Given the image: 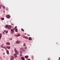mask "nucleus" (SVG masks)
Returning a JSON list of instances; mask_svg holds the SVG:
<instances>
[{"label":"nucleus","instance_id":"nucleus-1","mask_svg":"<svg viewBox=\"0 0 60 60\" xmlns=\"http://www.w3.org/2000/svg\"><path fill=\"white\" fill-rule=\"evenodd\" d=\"M14 50L15 52V54H17V55L18 54L19 52V51H18L17 50V49L16 48Z\"/></svg>","mask_w":60,"mask_h":60},{"label":"nucleus","instance_id":"nucleus-2","mask_svg":"<svg viewBox=\"0 0 60 60\" xmlns=\"http://www.w3.org/2000/svg\"><path fill=\"white\" fill-rule=\"evenodd\" d=\"M6 17L8 19H10L11 18V16L9 15H7Z\"/></svg>","mask_w":60,"mask_h":60},{"label":"nucleus","instance_id":"nucleus-3","mask_svg":"<svg viewBox=\"0 0 60 60\" xmlns=\"http://www.w3.org/2000/svg\"><path fill=\"white\" fill-rule=\"evenodd\" d=\"M14 56L15 57V58L17 57V55L16 53H14Z\"/></svg>","mask_w":60,"mask_h":60},{"label":"nucleus","instance_id":"nucleus-4","mask_svg":"<svg viewBox=\"0 0 60 60\" xmlns=\"http://www.w3.org/2000/svg\"><path fill=\"white\" fill-rule=\"evenodd\" d=\"M20 51H24V48H22L20 49Z\"/></svg>","mask_w":60,"mask_h":60},{"label":"nucleus","instance_id":"nucleus-5","mask_svg":"<svg viewBox=\"0 0 60 60\" xmlns=\"http://www.w3.org/2000/svg\"><path fill=\"white\" fill-rule=\"evenodd\" d=\"M11 33H12V34H13V33H14V30H13V29H12L11 30Z\"/></svg>","mask_w":60,"mask_h":60},{"label":"nucleus","instance_id":"nucleus-6","mask_svg":"<svg viewBox=\"0 0 60 60\" xmlns=\"http://www.w3.org/2000/svg\"><path fill=\"white\" fill-rule=\"evenodd\" d=\"M8 29H11V26H9L8 27Z\"/></svg>","mask_w":60,"mask_h":60},{"label":"nucleus","instance_id":"nucleus-7","mask_svg":"<svg viewBox=\"0 0 60 60\" xmlns=\"http://www.w3.org/2000/svg\"><path fill=\"white\" fill-rule=\"evenodd\" d=\"M16 43H17V44H19V43H20V42H19V41H16Z\"/></svg>","mask_w":60,"mask_h":60},{"label":"nucleus","instance_id":"nucleus-8","mask_svg":"<svg viewBox=\"0 0 60 60\" xmlns=\"http://www.w3.org/2000/svg\"><path fill=\"white\" fill-rule=\"evenodd\" d=\"M24 57L25 58H28V56H24Z\"/></svg>","mask_w":60,"mask_h":60},{"label":"nucleus","instance_id":"nucleus-9","mask_svg":"<svg viewBox=\"0 0 60 60\" xmlns=\"http://www.w3.org/2000/svg\"><path fill=\"white\" fill-rule=\"evenodd\" d=\"M29 40H32V38L30 37L29 38Z\"/></svg>","mask_w":60,"mask_h":60},{"label":"nucleus","instance_id":"nucleus-10","mask_svg":"<svg viewBox=\"0 0 60 60\" xmlns=\"http://www.w3.org/2000/svg\"><path fill=\"white\" fill-rule=\"evenodd\" d=\"M6 44H7V45H10V43L7 42L6 43Z\"/></svg>","mask_w":60,"mask_h":60},{"label":"nucleus","instance_id":"nucleus-11","mask_svg":"<svg viewBox=\"0 0 60 60\" xmlns=\"http://www.w3.org/2000/svg\"><path fill=\"white\" fill-rule=\"evenodd\" d=\"M2 34H0V39H1V38H2Z\"/></svg>","mask_w":60,"mask_h":60},{"label":"nucleus","instance_id":"nucleus-12","mask_svg":"<svg viewBox=\"0 0 60 60\" xmlns=\"http://www.w3.org/2000/svg\"><path fill=\"white\" fill-rule=\"evenodd\" d=\"M4 32H5L6 34H7V33H8V31L7 30V31L5 30L4 31Z\"/></svg>","mask_w":60,"mask_h":60},{"label":"nucleus","instance_id":"nucleus-13","mask_svg":"<svg viewBox=\"0 0 60 60\" xmlns=\"http://www.w3.org/2000/svg\"><path fill=\"white\" fill-rule=\"evenodd\" d=\"M7 48L8 49H10L11 48V47L9 46H7Z\"/></svg>","mask_w":60,"mask_h":60},{"label":"nucleus","instance_id":"nucleus-14","mask_svg":"<svg viewBox=\"0 0 60 60\" xmlns=\"http://www.w3.org/2000/svg\"><path fill=\"white\" fill-rule=\"evenodd\" d=\"M7 53L8 54H9V51H8V50H7L6 51Z\"/></svg>","mask_w":60,"mask_h":60},{"label":"nucleus","instance_id":"nucleus-15","mask_svg":"<svg viewBox=\"0 0 60 60\" xmlns=\"http://www.w3.org/2000/svg\"><path fill=\"white\" fill-rule=\"evenodd\" d=\"M22 59V60H25V59L24 58V57H21Z\"/></svg>","mask_w":60,"mask_h":60},{"label":"nucleus","instance_id":"nucleus-16","mask_svg":"<svg viewBox=\"0 0 60 60\" xmlns=\"http://www.w3.org/2000/svg\"><path fill=\"white\" fill-rule=\"evenodd\" d=\"M3 48L4 49V48L5 50H7V48H6V47L4 46Z\"/></svg>","mask_w":60,"mask_h":60},{"label":"nucleus","instance_id":"nucleus-17","mask_svg":"<svg viewBox=\"0 0 60 60\" xmlns=\"http://www.w3.org/2000/svg\"><path fill=\"white\" fill-rule=\"evenodd\" d=\"M1 20H4V18H1Z\"/></svg>","mask_w":60,"mask_h":60},{"label":"nucleus","instance_id":"nucleus-18","mask_svg":"<svg viewBox=\"0 0 60 60\" xmlns=\"http://www.w3.org/2000/svg\"><path fill=\"white\" fill-rule=\"evenodd\" d=\"M8 26H8V25H7L5 26V27L6 28H8Z\"/></svg>","mask_w":60,"mask_h":60},{"label":"nucleus","instance_id":"nucleus-19","mask_svg":"<svg viewBox=\"0 0 60 60\" xmlns=\"http://www.w3.org/2000/svg\"><path fill=\"white\" fill-rule=\"evenodd\" d=\"M1 48H3V49H4V47L3 46V45H2L1 46Z\"/></svg>","mask_w":60,"mask_h":60},{"label":"nucleus","instance_id":"nucleus-20","mask_svg":"<svg viewBox=\"0 0 60 60\" xmlns=\"http://www.w3.org/2000/svg\"><path fill=\"white\" fill-rule=\"evenodd\" d=\"M15 31L16 32H17V33L18 32V29H16L15 30Z\"/></svg>","mask_w":60,"mask_h":60},{"label":"nucleus","instance_id":"nucleus-21","mask_svg":"<svg viewBox=\"0 0 60 60\" xmlns=\"http://www.w3.org/2000/svg\"><path fill=\"white\" fill-rule=\"evenodd\" d=\"M20 36V35L18 34L17 35V37H18V36Z\"/></svg>","mask_w":60,"mask_h":60},{"label":"nucleus","instance_id":"nucleus-22","mask_svg":"<svg viewBox=\"0 0 60 60\" xmlns=\"http://www.w3.org/2000/svg\"><path fill=\"white\" fill-rule=\"evenodd\" d=\"M6 10L7 11L9 10V9L8 8H6Z\"/></svg>","mask_w":60,"mask_h":60},{"label":"nucleus","instance_id":"nucleus-23","mask_svg":"<svg viewBox=\"0 0 60 60\" xmlns=\"http://www.w3.org/2000/svg\"><path fill=\"white\" fill-rule=\"evenodd\" d=\"M26 43H24L23 44V46H26Z\"/></svg>","mask_w":60,"mask_h":60},{"label":"nucleus","instance_id":"nucleus-24","mask_svg":"<svg viewBox=\"0 0 60 60\" xmlns=\"http://www.w3.org/2000/svg\"><path fill=\"white\" fill-rule=\"evenodd\" d=\"M23 38H26V37L25 36H24L23 37Z\"/></svg>","mask_w":60,"mask_h":60},{"label":"nucleus","instance_id":"nucleus-25","mask_svg":"<svg viewBox=\"0 0 60 60\" xmlns=\"http://www.w3.org/2000/svg\"><path fill=\"white\" fill-rule=\"evenodd\" d=\"M22 31L23 32H24V30L23 29H21Z\"/></svg>","mask_w":60,"mask_h":60},{"label":"nucleus","instance_id":"nucleus-26","mask_svg":"<svg viewBox=\"0 0 60 60\" xmlns=\"http://www.w3.org/2000/svg\"><path fill=\"white\" fill-rule=\"evenodd\" d=\"M24 49H27V47H25L24 48Z\"/></svg>","mask_w":60,"mask_h":60},{"label":"nucleus","instance_id":"nucleus-27","mask_svg":"<svg viewBox=\"0 0 60 60\" xmlns=\"http://www.w3.org/2000/svg\"><path fill=\"white\" fill-rule=\"evenodd\" d=\"M20 54H22V51H20Z\"/></svg>","mask_w":60,"mask_h":60},{"label":"nucleus","instance_id":"nucleus-28","mask_svg":"<svg viewBox=\"0 0 60 60\" xmlns=\"http://www.w3.org/2000/svg\"><path fill=\"white\" fill-rule=\"evenodd\" d=\"M13 30H15V29H16L15 28H13Z\"/></svg>","mask_w":60,"mask_h":60},{"label":"nucleus","instance_id":"nucleus-29","mask_svg":"<svg viewBox=\"0 0 60 60\" xmlns=\"http://www.w3.org/2000/svg\"><path fill=\"white\" fill-rule=\"evenodd\" d=\"M15 29H16V28H17V26H15Z\"/></svg>","mask_w":60,"mask_h":60},{"label":"nucleus","instance_id":"nucleus-30","mask_svg":"<svg viewBox=\"0 0 60 60\" xmlns=\"http://www.w3.org/2000/svg\"><path fill=\"white\" fill-rule=\"evenodd\" d=\"M11 60H13V59H12V58H11Z\"/></svg>","mask_w":60,"mask_h":60},{"label":"nucleus","instance_id":"nucleus-31","mask_svg":"<svg viewBox=\"0 0 60 60\" xmlns=\"http://www.w3.org/2000/svg\"><path fill=\"white\" fill-rule=\"evenodd\" d=\"M3 9H5V7L4 6H3Z\"/></svg>","mask_w":60,"mask_h":60},{"label":"nucleus","instance_id":"nucleus-32","mask_svg":"<svg viewBox=\"0 0 60 60\" xmlns=\"http://www.w3.org/2000/svg\"><path fill=\"white\" fill-rule=\"evenodd\" d=\"M11 25H13V26H14V24H13L12 23H11Z\"/></svg>","mask_w":60,"mask_h":60},{"label":"nucleus","instance_id":"nucleus-33","mask_svg":"<svg viewBox=\"0 0 60 60\" xmlns=\"http://www.w3.org/2000/svg\"><path fill=\"white\" fill-rule=\"evenodd\" d=\"M27 35H28V36H30V35H29V34H28Z\"/></svg>","mask_w":60,"mask_h":60},{"label":"nucleus","instance_id":"nucleus-34","mask_svg":"<svg viewBox=\"0 0 60 60\" xmlns=\"http://www.w3.org/2000/svg\"><path fill=\"white\" fill-rule=\"evenodd\" d=\"M1 5H0V9L1 8Z\"/></svg>","mask_w":60,"mask_h":60},{"label":"nucleus","instance_id":"nucleus-35","mask_svg":"<svg viewBox=\"0 0 60 60\" xmlns=\"http://www.w3.org/2000/svg\"><path fill=\"white\" fill-rule=\"evenodd\" d=\"M48 60H50V59L49 58H48Z\"/></svg>","mask_w":60,"mask_h":60},{"label":"nucleus","instance_id":"nucleus-36","mask_svg":"<svg viewBox=\"0 0 60 60\" xmlns=\"http://www.w3.org/2000/svg\"><path fill=\"white\" fill-rule=\"evenodd\" d=\"M23 36H24V35H22V37H23Z\"/></svg>","mask_w":60,"mask_h":60},{"label":"nucleus","instance_id":"nucleus-37","mask_svg":"<svg viewBox=\"0 0 60 60\" xmlns=\"http://www.w3.org/2000/svg\"><path fill=\"white\" fill-rule=\"evenodd\" d=\"M28 60H30V59H28Z\"/></svg>","mask_w":60,"mask_h":60},{"label":"nucleus","instance_id":"nucleus-38","mask_svg":"<svg viewBox=\"0 0 60 60\" xmlns=\"http://www.w3.org/2000/svg\"><path fill=\"white\" fill-rule=\"evenodd\" d=\"M22 54H21L20 55V56H22Z\"/></svg>","mask_w":60,"mask_h":60},{"label":"nucleus","instance_id":"nucleus-39","mask_svg":"<svg viewBox=\"0 0 60 60\" xmlns=\"http://www.w3.org/2000/svg\"><path fill=\"white\" fill-rule=\"evenodd\" d=\"M15 36H17V35H15Z\"/></svg>","mask_w":60,"mask_h":60},{"label":"nucleus","instance_id":"nucleus-40","mask_svg":"<svg viewBox=\"0 0 60 60\" xmlns=\"http://www.w3.org/2000/svg\"><path fill=\"white\" fill-rule=\"evenodd\" d=\"M59 59H60V57L59 58Z\"/></svg>","mask_w":60,"mask_h":60},{"label":"nucleus","instance_id":"nucleus-41","mask_svg":"<svg viewBox=\"0 0 60 60\" xmlns=\"http://www.w3.org/2000/svg\"><path fill=\"white\" fill-rule=\"evenodd\" d=\"M2 50H4L3 49H2Z\"/></svg>","mask_w":60,"mask_h":60},{"label":"nucleus","instance_id":"nucleus-42","mask_svg":"<svg viewBox=\"0 0 60 60\" xmlns=\"http://www.w3.org/2000/svg\"><path fill=\"white\" fill-rule=\"evenodd\" d=\"M11 40H12V39H10Z\"/></svg>","mask_w":60,"mask_h":60},{"label":"nucleus","instance_id":"nucleus-43","mask_svg":"<svg viewBox=\"0 0 60 60\" xmlns=\"http://www.w3.org/2000/svg\"><path fill=\"white\" fill-rule=\"evenodd\" d=\"M3 33H4V32Z\"/></svg>","mask_w":60,"mask_h":60}]
</instances>
